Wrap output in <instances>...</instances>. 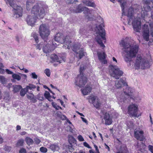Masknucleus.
I'll return each mask as SVG.
<instances>
[{
	"instance_id": "14",
	"label": "nucleus",
	"mask_w": 153,
	"mask_h": 153,
	"mask_svg": "<svg viewBox=\"0 0 153 153\" xmlns=\"http://www.w3.org/2000/svg\"><path fill=\"white\" fill-rule=\"evenodd\" d=\"M144 132L141 130L135 129L134 131V137L137 140L143 141L144 139Z\"/></svg>"
},
{
	"instance_id": "50",
	"label": "nucleus",
	"mask_w": 153,
	"mask_h": 153,
	"mask_svg": "<svg viewBox=\"0 0 153 153\" xmlns=\"http://www.w3.org/2000/svg\"><path fill=\"white\" fill-rule=\"evenodd\" d=\"M70 146H68V148L70 152H72L73 150H74V149L73 147V146L72 145V143H70Z\"/></svg>"
},
{
	"instance_id": "43",
	"label": "nucleus",
	"mask_w": 153,
	"mask_h": 153,
	"mask_svg": "<svg viewBox=\"0 0 153 153\" xmlns=\"http://www.w3.org/2000/svg\"><path fill=\"white\" fill-rule=\"evenodd\" d=\"M44 44L42 42L40 43L39 44L37 45L36 46V48L37 49H38L39 50H40L41 49V48L44 46Z\"/></svg>"
},
{
	"instance_id": "60",
	"label": "nucleus",
	"mask_w": 153,
	"mask_h": 153,
	"mask_svg": "<svg viewBox=\"0 0 153 153\" xmlns=\"http://www.w3.org/2000/svg\"><path fill=\"white\" fill-rule=\"evenodd\" d=\"M149 117H150V122H151V124H153V121H152V118L151 114H150Z\"/></svg>"
},
{
	"instance_id": "32",
	"label": "nucleus",
	"mask_w": 153,
	"mask_h": 153,
	"mask_svg": "<svg viewBox=\"0 0 153 153\" xmlns=\"http://www.w3.org/2000/svg\"><path fill=\"white\" fill-rule=\"evenodd\" d=\"M25 140L27 144L28 145L33 144V140L32 139L27 137L25 138Z\"/></svg>"
},
{
	"instance_id": "45",
	"label": "nucleus",
	"mask_w": 153,
	"mask_h": 153,
	"mask_svg": "<svg viewBox=\"0 0 153 153\" xmlns=\"http://www.w3.org/2000/svg\"><path fill=\"white\" fill-rule=\"evenodd\" d=\"M44 73L48 76H49L50 75V70L49 69H46L44 71Z\"/></svg>"
},
{
	"instance_id": "20",
	"label": "nucleus",
	"mask_w": 153,
	"mask_h": 153,
	"mask_svg": "<svg viewBox=\"0 0 153 153\" xmlns=\"http://www.w3.org/2000/svg\"><path fill=\"white\" fill-rule=\"evenodd\" d=\"M122 84L124 85H127L125 79L122 78L119 80H117L115 81V86L117 88H121Z\"/></svg>"
},
{
	"instance_id": "4",
	"label": "nucleus",
	"mask_w": 153,
	"mask_h": 153,
	"mask_svg": "<svg viewBox=\"0 0 153 153\" xmlns=\"http://www.w3.org/2000/svg\"><path fill=\"white\" fill-rule=\"evenodd\" d=\"M45 15V11L40 4L37 3L32 7L31 14L28 15L26 19L27 24L33 27L34 25L37 18L42 19Z\"/></svg>"
},
{
	"instance_id": "21",
	"label": "nucleus",
	"mask_w": 153,
	"mask_h": 153,
	"mask_svg": "<svg viewBox=\"0 0 153 153\" xmlns=\"http://www.w3.org/2000/svg\"><path fill=\"white\" fill-rule=\"evenodd\" d=\"M91 90V88L89 85H87L85 88L83 89H81V90L82 94L84 95H88L89 93Z\"/></svg>"
},
{
	"instance_id": "28",
	"label": "nucleus",
	"mask_w": 153,
	"mask_h": 153,
	"mask_svg": "<svg viewBox=\"0 0 153 153\" xmlns=\"http://www.w3.org/2000/svg\"><path fill=\"white\" fill-rule=\"evenodd\" d=\"M27 98L29 100H31L33 103H35L36 102L37 100L36 98L34 97V96L32 94H30L27 95Z\"/></svg>"
},
{
	"instance_id": "56",
	"label": "nucleus",
	"mask_w": 153,
	"mask_h": 153,
	"mask_svg": "<svg viewBox=\"0 0 153 153\" xmlns=\"http://www.w3.org/2000/svg\"><path fill=\"white\" fill-rule=\"evenodd\" d=\"M6 72L7 74H12L13 75V74H14L13 72L10 71L8 69H6Z\"/></svg>"
},
{
	"instance_id": "48",
	"label": "nucleus",
	"mask_w": 153,
	"mask_h": 153,
	"mask_svg": "<svg viewBox=\"0 0 153 153\" xmlns=\"http://www.w3.org/2000/svg\"><path fill=\"white\" fill-rule=\"evenodd\" d=\"M11 147L7 146H5L4 148V150L7 152H9L11 150Z\"/></svg>"
},
{
	"instance_id": "17",
	"label": "nucleus",
	"mask_w": 153,
	"mask_h": 153,
	"mask_svg": "<svg viewBox=\"0 0 153 153\" xmlns=\"http://www.w3.org/2000/svg\"><path fill=\"white\" fill-rule=\"evenodd\" d=\"M50 58L53 61L59 62V63L63 62H65V57L62 56L60 58V59H59L58 58L57 56L55 54L51 55Z\"/></svg>"
},
{
	"instance_id": "18",
	"label": "nucleus",
	"mask_w": 153,
	"mask_h": 153,
	"mask_svg": "<svg viewBox=\"0 0 153 153\" xmlns=\"http://www.w3.org/2000/svg\"><path fill=\"white\" fill-rule=\"evenodd\" d=\"M102 113L104 115V119L105 120V124L106 125H110L112 123V118L110 116L109 114L107 112Z\"/></svg>"
},
{
	"instance_id": "24",
	"label": "nucleus",
	"mask_w": 153,
	"mask_h": 153,
	"mask_svg": "<svg viewBox=\"0 0 153 153\" xmlns=\"http://www.w3.org/2000/svg\"><path fill=\"white\" fill-rule=\"evenodd\" d=\"M127 148L125 145H122L120 149V151L116 153H127L128 152Z\"/></svg>"
},
{
	"instance_id": "62",
	"label": "nucleus",
	"mask_w": 153,
	"mask_h": 153,
	"mask_svg": "<svg viewBox=\"0 0 153 153\" xmlns=\"http://www.w3.org/2000/svg\"><path fill=\"white\" fill-rule=\"evenodd\" d=\"M152 10L151 17L153 19V9H152Z\"/></svg>"
},
{
	"instance_id": "27",
	"label": "nucleus",
	"mask_w": 153,
	"mask_h": 153,
	"mask_svg": "<svg viewBox=\"0 0 153 153\" xmlns=\"http://www.w3.org/2000/svg\"><path fill=\"white\" fill-rule=\"evenodd\" d=\"M35 0H27L26 5L27 9V10L30 9V7L33 3L35 2Z\"/></svg>"
},
{
	"instance_id": "7",
	"label": "nucleus",
	"mask_w": 153,
	"mask_h": 153,
	"mask_svg": "<svg viewBox=\"0 0 153 153\" xmlns=\"http://www.w3.org/2000/svg\"><path fill=\"white\" fill-rule=\"evenodd\" d=\"M70 9L71 12L75 13H81L82 11H83L86 18L89 20H91L92 19V10H89L86 7L82 6L81 4L78 5L76 9L71 8Z\"/></svg>"
},
{
	"instance_id": "26",
	"label": "nucleus",
	"mask_w": 153,
	"mask_h": 153,
	"mask_svg": "<svg viewBox=\"0 0 153 153\" xmlns=\"http://www.w3.org/2000/svg\"><path fill=\"white\" fill-rule=\"evenodd\" d=\"M88 99L89 100V102L90 103L93 104L96 101L97 98V97L92 95L88 96Z\"/></svg>"
},
{
	"instance_id": "29",
	"label": "nucleus",
	"mask_w": 153,
	"mask_h": 153,
	"mask_svg": "<svg viewBox=\"0 0 153 153\" xmlns=\"http://www.w3.org/2000/svg\"><path fill=\"white\" fill-rule=\"evenodd\" d=\"M44 96L50 101H53V100L51 99L52 97L50 95V94L48 92L46 91L44 94Z\"/></svg>"
},
{
	"instance_id": "12",
	"label": "nucleus",
	"mask_w": 153,
	"mask_h": 153,
	"mask_svg": "<svg viewBox=\"0 0 153 153\" xmlns=\"http://www.w3.org/2000/svg\"><path fill=\"white\" fill-rule=\"evenodd\" d=\"M138 106L135 104L130 105L128 108V113L132 116H137Z\"/></svg>"
},
{
	"instance_id": "51",
	"label": "nucleus",
	"mask_w": 153,
	"mask_h": 153,
	"mask_svg": "<svg viewBox=\"0 0 153 153\" xmlns=\"http://www.w3.org/2000/svg\"><path fill=\"white\" fill-rule=\"evenodd\" d=\"M67 128L68 131L72 133L74 132V130L72 127L70 126H68Z\"/></svg>"
},
{
	"instance_id": "35",
	"label": "nucleus",
	"mask_w": 153,
	"mask_h": 153,
	"mask_svg": "<svg viewBox=\"0 0 153 153\" xmlns=\"http://www.w3.org/2000/svg\"><path fill=\"white\" fill-rule=\"evenodd\" d=\"M36 87V86L33 84H30L26 86V90L27 91L29 90H33V89L35 88Z\"/></svg>"
},
{
	"instance_id": "36",
	"label": "nucleus",
	"mask_w": 153,
	"mask_h": 153,
	"mask_svg": "<svg viewBox=\"0 0 153 153\" xmlns=\"http://www.w3.org/2000/svg\"><path fill=\"white\" fill-rule=\"evenodd\" d=\"M27 91H28L27 90H26V88H24L22 89L20 91V95L21 96L23 97Z\"/></svg>"
},
{
	"instance_id": "19",
	"label": "nucleus",
	"mask_w": 153,
	"mask_h": 153,
	"mask_svg": "<svg viewBox=\"0 0 153 153\" xmlns=\"http://www.w3.org/2000/svg\"><path fill=\"white\" fill-rule=\"evenodd\" d=\"M97 55L99 60L102 63L104 64L107 63V61L105 59L106 55L105 53L98 52Z\"/></svg>"
},
{
	"instance_id": "23",
	"label": "nucleus",
	"mask_w": 153,
	"mask_h": 153,
	"mask_svg": "<svg viewBox=\"0 0 153 153\" xmlns=\"http://www.w3.org/2000/svg\"><path fill=\"white\" fill-rule=\"evenodd\" d=\"M13 91L14 93L19 92L20 90L22 88V87L20 85H14L12 86Z\"/></svg>"
},
{
	"instance_id": "47",
	"label": "nucleus",
	"mask_w": 153,
	"mask_h": 153,
	"mask_svg": "<svg viewBox=\"0 0 153 153\" xmlns=\"http://www.w3.org/2000/svg\"><path fill=\"white\" fill-rule=\"evenodd\" d=\"M66 3L68 4L73 3L77 1L76 0H65Z\"/></svg>"
},
{
	"instance_id": "54",
	"label": "nucleus",
	"mask_w": 153,
	"mask_h": 153,
	"mask_svg": "<svg viewBox=\"0 0 153 153\" xmlns=\"http://www.w3.org/2000/svg\"><path fill=\"white\" fill-rule=\"evenodd\" d=\"M78 139L79 141H83L84 140V139L82 136L79 135L78 136Z\"/></svg>"
},
{
	"instance_id": "55",
	"label": "nucleus",
	"mask_w": 153,
	"mask_h": 153,
	"mask_svg": "<svg viewBox=\"0 0 153 153\" xmlns=\"http://www.w3.org/2000/svg\"><path fill=\"white\" fill-rule=\"evenodd\" d=\"M83 145L85 146L88 148H91V147H90L88 144L86 142H85L83 143Z\"/></svg>"
},
{
	"instance_id": "3",
	"label": "nucleus",
	"mask_w": 153,
	"mask_h": 153,
	"mask_svg": "<svg viewBox=\"0 0 153 153\" xmlns=\"http://www.w3.org/2000/svg\"><path fill=\"white\" fill-rule=\"evenodd\" d=\"M120 45L123 48V56L125 61L126 62H130L138 51V45L134 41L129 43L124 40H121Z\"/></svg>"
},
{
	"instance_id": "9",
	"label": "nucleus",
	"mask_w": 153,
	"mask_h": 153,
	"mask_svg": "<svg viewBox=\"0 0 153 153\" xmlns=\"http://www.w3.org/2000/svg\"><path fill=\"white\" fill-rule=\"evenodd\" d=\"M10 6L13 8V16L16 18L21 17L22 15V9L20 6L13 3L12 0H8Z\"/></svg>"
},
{
	"instance_id": "61",
	"label": "nucleus",
	"mask_w": 153,
	"mask_h": 153,
	"mask_svg": "<svg viewBox=\"0 0 153 153\" xmlns=\"http://www.w3.org/2000/svg\"><path fill=\"white\" fill-rule=\"evenodd\" d=\"M21 129V127L20 126L17 125L16 126V130L18 131L20 130Z\"/></svg>"
},
{
	"instance_id": "49",
	"label": "nucleus",
	"mask_w": 153,
	"mask_h": 153,
	"mask_svg": "<svg viewBox=\"0 0 153 153\" xmlns=\"http://www.w3.org/2000/svg\"><path fill=\"white\" fill-rule=\"evenodd\" d=\"M123 94L118 98V100L120 102H122V101L123 102L125 100L124 97L123 96Z\"/></svg>"
},
{
	"instance_id": "5",
	"label": "nucleus",
	"mask_w": 153,
	"mask_h": 153,
	"mask_svg": "<svg viewBox=\"0 0 153 153\" xmlns=\"http://www.w3.org/2000/svg\"><path fill=\"white\" fill-rule=\"evenodd\" d=\"M151 64V59L148 60L146 59L143 57L141 55H138L134 63L135 69L138 70L140 68L143 69L149 68Z\"/></svg>"
},
{
	"instance_id": "2",
	"label": "nucleus",
	"mask_w": 153,
	"mask_h": 153,
	"mask_svg": "<svg viewBox=\"0 0 153 153\" xmlns=\"http://www.w3.org/2000/svg\"><path fill=\"white\" fill-rule=\"evenodd\" d=\"M75 33L73 32L68 35L64 37L63 35L60 33H57L54 37V40L56 42L61 43H64L63 46V48L70 49L71 47L73 51L76 53V57L79 59H81L85 55V53L84 52L82 48H80L79 46L77 44H75L72 47L71 46V41L70 39L75 35Z\"/></svg>"
},
{
	"instance_id": "59",
	"label": "nucleus",
	"mask_w": 153,
	"mask_h": 153,
	"mask_svg": "<svg viewBox=\"0 0 153 153\" xmlns=\"http://www.w3.org/2000/svg\"><path fill=\"white\" fill-rule=\"evenodd\" d=\"M104 145L105 146V148L106 149H107L108 151H110V149L109 147L105 143L104 144Z\"/></svg>"
},
{
	"instance_id": "44",
	"label": "nucleus",
	"mask_w": 153,
	"mask_h": 153,
	"mask_svg": "<svg viewBox=\"0 0 153 153\" xmlns=\"http://www.w3.org/2000/svg\"><path fill=\"white\" fill-rule=\"evenodd\" d=\"M40 151L42 152L46 153L47 152V149L46 148L42 147L40 148Z\"/></svg>"
},
{
	"instance_id": "16",
	"label": "nucleus",
	"mask_w": 153,
	"mask_h": 153,
	"mask_svg": "<svg viewBox=\"0 0 153 153\" xmlns=\"http://www.w3.org/2000/svg\"><path fill=\"white\" fill-rule=\"evenodd\" d=\"M132 92V89L128 87H126L125 91H124V94L126 96V97H127L128 98H130L133 99L134 100H135L133 98Z\"/></svg>"
},
{
	"instance_id": "53",
	"label": "nucleus",
	"mask_w": 153,
	"mask_h": 153,
	"mask_svg": "<svg viewBox=\"0 0 153 153\" xmlns=\"http://www.w3.org/2000/svg\"><path fill=\"white\" fill-rule=\"evenodd\" d=\"M26 150L23 148L21 149L19 151V153H26Z\"/></svg>"
},
{
	"instance_id": "52",
	"label": "nucleus",
	"mask_w": 153,
	"mask_h": 153,
	"mask_svg": "<svg viewBox=\"0 0 153 153\" xmlns=\"http://www.w3.org/2000/svg\"><path fill=\"white\" fill-rule=\"evenodd\" d=\"M32 78L36 79L37 78V76L35 72H33L31 74Z\"/></svg>"
},
{
	"instance_id": "40",
	"label": "nucleus",
	"mask_w": 153,
	"mask_h": 153,
	"mask_svg": "<svg viewBox=\"0 0 153 153\" xmlns=\"http://www.w3.org/2000/svg\"><path fill=\"white\" fill-rule=\"evenodd\" d=\"M0 82L1 83L3 84L6 83V80L4 76H0Z\"/></svg>"
},
{
	"instance_id": "64",
	"label": "nucleus",
	"mask_w": 153,
	"mask_h": 153,
	"mask_svg": "<svg viewBox=\"0 0 153 153\" xmlns=\"http://www.w3.org/2000/svg\"><path fill=\"white\" fill-rule=\"evenodd\" d=\"M9 96L7 95V97H5L4 98V99L5 100H9Z\"/></svg>"
},
{
	"instance_id": "6",
	"label": "nucleus",
	"mask_w": 153,
	"mask_h": 153,
	"mask_svg": "<svg viewBox=\"0 0 153 153\" xmlns=\"http://www.w3.org/2000/svg\"><path fill=\"white\" fill-rule=\"evenodd\" d=\"M95 32L97 35L95 39L97 42L100 46L104 48L105 46L103 43V42H105V30L102 27V25H100L97 26L95 30Z\"/></svg>"
},
{
	"instance_id": "34",
	"label": "nucleus",
	"mask_w": 153,
	"mask_h": 153,
	"mask_svg": "<svg viewBox=\"0 0 153 153\" xmlns=\"http://www.w3.org/2000/svg\"><path fill=\"white\" fill-rule=\"evenodd\" d=\"M93 104L94 106L97 108H99L101 105L100 101L98 99H97L96 101L94 102Z\"/></svg>"
},
{
	"instance_id": "25",
	"label": "nucleus",
	"mask_w": 153,
	"mask_h": 153,
	"mask_svg": "<svg viewBox=\"0 0 153 153\" xmlns=\"http://www.w3.org/2000/svg\"><path fill=\"white\" fill-rule=\"evenodd\" d=\"M49 148L53 152L58 151L59 149V146L57 143L51 144L50 145Z\"/></svg>"
},
{
	"instance_id": "11",
	"label": "nucleus",
	"mask_w": 153,
	"mask_h": 153,
	"mask_svg": "<svg viewBox=\"0 0 153 153\" xmlns=\"http://www.w3.org/2000/svg\"><path fill=\"white\" fill-rule=\"evenodd\" d=\"M87 79L83 74H80L75 79V83L76 85L79 87L83 86L87 82Z\"/></svg>"
},
{
	"instance_id": "37",
	"label": "nucleus",
	"mask_w": 153,
	"mask_h": 153,
	"mask_svg": "<svg viewBox=\"0 0 153 153\" xmlns=\"http://www.w3.org/2000/svg\"><path fill=\"white\" fill-rule=\"evenodd\" d=\"M12 77L14 79H16L18 81H19L21 79V76L16 74H13L12 75Z\"/></svg>"
},
{
	"instance_id": "10",
	"label": "nucleus",
	"mask_w": 153,
	"mask_h": 153,
	"mask_svg": "<svg viewBox=\"0 0 153 153\" xmlns=\"http://www.w3.org/2000/svg\"><path fill=\"white\" fill-rule=\"evenodd\" d=\"M39 33L41 37L43 39H46L50 34L49 28L44 24L40 25Z\"/></svg>"
},
{
	"instance_id": "41",
	"label": "nucleus",
	"mask_w": 153,
	"mask_h": 153,
	"mask_svg": "<svg viewBox=\"0 0 153 153\" xmlns=\"http://www.w3.org/2000/svg\"><path fill=\"white\" fill-rule=\"evenodd\" d=\"M68 141L70 143H72V142L75 143L76 140L73 137H69Z\"/></svg>"
},
{
	"instance_id": "1",
	"label": "nucleus",
	"mask_w": 153,
	"mask_h": 153,
	"mask_svg": "<svg viewBox=\"0 0 153 153\" xmlns=\"http://www.w3.org/2000/svg\"><path fill=\"white\" fill-rule=\"evenodd\" d=\"M153 4L149 1L146 0L145 2L143 7L140 8V6L135 4L128 8L127 16L130 19L128 23L131 21L134 13H137L138 15V17L135 18L132 23L133 28L135 31L140 32L141 28L140 17L144 20L148 18H149L150 15L148 12L151 10L150 6Z\"/></svg>"
},
{
	"instance_id": "46",
	"label": "nucleus",
	"mask_w": 153,
	"mask_h": 153,
	"mask_svg": "<svg viewBox=\"0 0 153 153\" xmlns=\"http://www.w3.org/2000/svg\"><path fill=\"white\" fill-rule=\"evenodd\" d=\"M85 69V67L83 65L80 66L79 68L80 74H83V71Z\"/></svg>"
},
{
	"instance_id": "63",
	"label": "nucleus",
	"mask_w": 153,
	"mask_h": 153,
	"mask_svg": "<svg viewBox=\"0 0 153 153\" xmlns=\"http://www.w3.org/2000/svg\"><path fill=\"white\" fill-rule=\"evenodd\" d=\"M35 141L36 143L37 144L39 143L40 142V140L38 139H36Z\"/></svg>"
},
{
	"instance_id": "31",
	"label": "nucleus",
	"mask_w": 153,
	"mask_h": 153,
	"mask_svg": "<svg viewBox=\"0 0 153 153\" xmlns=\"http://www.w3.org/2000/svg\"><path fill=\"white\" fill-rule=\"evenodd\" d=\"M83 2L85 5L87 6L94 7L95 6L94 3L90 1H83Z\"/></svg>"
},
{
	"instance_id": "15",
	"label": "nucleus",
	"mask_w": 153,
	"mask_h": 153,
	"mask_svg": "<svg viewBox=\"0 0 153 153\" xmlns=\"http://www.w3.org/2000/svg\"><path fill=\"white\" fill-rule=\"evenodd\" d=\"M51 45L47 44L46 42L44 41V44L42 48L43 52L46 53L51 52L53 50L51 48Z\"/></svg>"
},
{
	"instance_id": "8",
	"label": "nucleus",
	"mask_w": 153,
	"mask_h": 153,
	"mask_svg": "<svg viewBox=\"0 0 153 153\" xmlns=\"http://www.w3.org/2000/svg\"><path fill=\"white\" fill-rule=\"evenodd\" d=\"M109 69L110 75L115 79H119L123 74V71L116 65H110Z\"/></svg>"
},
{
	"instance_id": "22",
	"label": "nucleus",
	"mask_w": 153,
	"mask_h": 153,
	"mask_svg": "<svg viewBox=\"0 0 153 153\" xmlns=\"http://www.w3.org/2000/svg\"><path fill=\"white\" fill-rule=\"evenodd\" d=\"M118 1L120 3V6L122 8V15H125L124 11V7L126 4V0H118Z\"/></svg>"
},
{
	"instance_id": "38",
	"label": "nucleus",
	"mask_w": 153,
	"mask_h": 153,
	"mask_svg": "<svg viewBox=\"0 0 153 153\" xmlns=\"http://www.w3.org/2000/svg\"><path fill=\"white\" fill-rule=\"evenodd\" d=\"M36 98L39 100L42 101L44 100V97L42 94H39L36 96Z\"/></svg>"
},
{
	"instance_id": "57",
	"label": "nucleus",
	"mask_w": 153,
	"mask_h": 153,
	"mask_svg": "<svg viewBox=\"0 0 153 153\" xmlns=\"http://www.w3.org/2000/svg\"><path fill=\"white\" fill-rule=\"evenodd\" d=\"M149 150L152 152V153H153V146L149 145Z\"/></svg>"
},
{
	"instance_id": "13",
	"label": "nucleus",
	"mask_w": 153,
	"mask_h": 153,
	"mask_svg": "<svg viewBox=\"0 0 153 153\" xmlns=\"http://www.w3.org/2000/svg\"><path fill=\"white\" fill-rule=\"evenodd\" d=\"M142 30L144 39L146 41H148L149 39V28L148 25L145 24L143 26Z\"/></svg>"
},
{
	"instance_id": "58",
	"label": "nucleus",
	"mask_w": 153,
	"mask_h": 153,
	"mask_svg": "<svg viewBox=\"0 0 153 153\" xmlns=\"http://www.w3.org/2000/svg\"><path fill=\"white\" fill-rule=\"evenodd\" d=\"M81 118L83 122L85 123H87V121L85 119L82 117H81Z\"/></svg>"
},
{
	"instance_id": "39",
	"label": "nucleus",
	"mask_w": 153,
	"mask_h": 153,
	"mask_svg": "<svg viewBox=\"0 0 153 153\" xmlns=\"http://www.w3.org/2000/svg\"><path fill=\"white\" fill-rule=\"evenodd\" d=\"M52 105L53 107L56 110H58L59 109H62V108L61 107L57 105L56 103L54 102H52Z\"/></svg>"
},
{
	"instance_id": "30",
	"label": "nucleus",
	"mask_w": 153,
	"mask_h": 153,
	"mask_svg": "<svg viewBox=\"0 0 153 153\" xmlns=\"http://www.w3.org/2000/svg\"><path fill=\"white\" fill-rule=\"evenodd\" d=\"M31 36L34 39L36 43H37L39 41L38 35L36 33L33 32L32 33Z\"/></svg>"
},
{
	"instance_id": "42",
	"label": "nucleus",
	"mask_w": 153,
	"mask_h": 153,
	"mask_svg": "<svg viewBox=\"0 0 153 153\" xmlns=\"http://www.w3.org/2000/svg\"><path fill=\"white\" fill-rule=\"evenodd\" d=\"M149 25L150 27L151 35L153 37V24L150 23Z\"/></svg>"
},
{
	"instance_id": "33",
	"label": "nucleus",
	"mask_w": 153,
	"mask_h": 153,
	"mask_svg": "<svg viewBox=\"0 0 153 153\" xmlns=\"http://www.w3.org/2000/svg\"><path fill=\"white\" fill-rule=\"evenodd\" d=\"M24 142V140L23 139H21L19 140L16 143V146L18 147L22 146Z\"/></svg>"
}]
</instances>
